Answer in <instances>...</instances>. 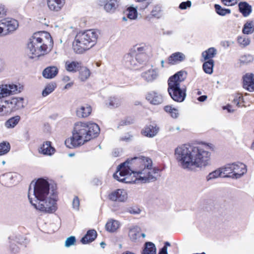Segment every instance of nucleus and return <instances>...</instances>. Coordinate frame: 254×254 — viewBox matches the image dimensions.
I'll return each mask as SVG.
<instances>
[{
  "label": "nucleus",
  "instance_id": "1",
  "mask_svg": "<svg viewBox=\"0 0 254 254\" xmlns=\"http://www.w3.org/2000/svg\"><path fill=\"white\" fill-rule=\"evenodd\" d=\"M160 169L152 168V161L145 157L128 159L117 167L113 177L117 181L127 183L139 182L146 183L154 181L158 176Z\"/></svg>",
  "mask_w": 254,
  "mask_h": 254
},
{
  "label": "nucleus",
  "instance_id": "2",
  "mask_svg": "<svg viewBox=\"0 0 254 254\" xmlns=\"http://www.w3.org/2000/svg\"><path fill=\"white\" fill-rule=\"evenodd\" d=\"M210 148L205 143L183 144L176 148L177 159L184 169L205 167L209 162Z\"/></svg>",
  "mask_w": 254,
  "mask_h": 254
},
{
  "label": "nucleus",
  "instance_id": "3",
  "mask_svg": "<svg viewBox=\"0 0 254 254\" xmlns=\"http://www.w3.org/2000/svg\"><path fill=\"white\" fill-rule=\"evenodd\" d=\"M99 132L100 128L97 124L77 122L74 125L72 135L66 138L64 143L69 148H77L96 137Z\"/></svg>",
  "mask_w": 254,
  "mask_h": 254
},
{
  "label": "nucleus",
  "instance_id": "4",
  "mask_svg": "<svg viewBox=\"0 0 254 254\" xmlns=\"http://www.w3.org/2000/svg\"><path fill=\"white\" fill-rule=\"evenodd\" d=\"M53 45V38L49 32L34 33L28 44L29 57L34 59L47 55L52 50Z\"/></svg>",
  "mask_w": 254,
  "mask_h": 254
},
{
  "label": "nucleus",
  "instance_id": "5",
  "mask_svg": "<svg viewBox=\"0 0 254 254\" xmlns=\"http://www.w3.org/2000/svg\"><path fill=\"white\" fill-rule=\"evenodd\" d=\"M98 35L94 29L80 31L76 35L72 43L76 54H83L93 48L97 43Z\"/></svg>",
  "mask_w": 254,
  "mask_h": 254
},
{
  "label": "nucleus",
  "instance_id": "6",
  "mask_svg": "<svg viewBox=\"0 0 254 254\" xmlns=\"http://www.w3.org/2000/svg\"><path fill=\"white\" fill-rule=\"evenodd\" d=\"M28 199L35 208L45 213H53L57 209V200L49 196L34 202L28 194Z\"/></svg>",
  "mask_w": 254,
  "mask_h": 254
},
{
  "label": "nucleus",
  "instance_id": "7",
  "mask_svg": "<svg viewBox=\"0 0 254 254\" xmlns=\"http://www.w3.org/2000/svg\"><path fill=\"white\" fill-rule=\"evenodd\" d=\"M50 184L46 180L41 178L35 183L34 189V194L38 200L44 198L49 195Z\"/></svg>",
  "mask_w": 254,
  "mask_h": 254
},
{
  "label": "nucleus",
  "instance_id": "8",
  "mask_svg": "<svg viewBox=\"0 0 254 254\" xmlns=\"http://www.w3.org/2000/svg\"><path fill=\"white\" fill-rule=\"evenodd\" d=\"M0 21L4 30V36L11 34L19 26L18 21L14 18L7 17Z\"/></svg>",
  "mask_w": 254,
  "mask_h": 254
},
{
  "label": "nucleus",
  "instance_id": "9",
  "mask_svg": "<svg viewBox=\"0 0 254 254\" xmlns=\"http://www.w3.org/2000/svg\"><path fill=\"white\" fill-rule=\"evenodd\" d=\"M5 106L7 108L8 115L22 108L23 106V99L21 98H12L10 99L5 100Z\"/></svg>",
  "mask_w": 254,
  "mask_h": 254
},
{
  "label": "nucleus",
  "instance_id": "10",
  "mask_svg": "<svg viewBox=\"0 0 254 254\" xmlns=\"http://www.w3.org/2000/svg\"><path fill=\"white\" fill-rule=\"evenodd\" d=\"M108 198L112 201L124 202L127 198V194L124 189H117L108 194Z\"/></svg>",
  "mask_w": 254,
  "mask_h": 254
},
{
  "label": "nucleus",
  "instance_id": "11",
  "mask_svg": "<svg viewBox=\"0 0 254 254\" xmlns=\"http://www.w3.org/2000/svg\"><path fill=\"white\" fill-rule=\"evenodd\" d=\"M101 5H103L106 11L113 13L119 7L120 4V0H100Z\"/></svg>",
  "mask_w": 254,
  "mask_h": 254
},
{
  "label": "nucleus",
  "instance_id": "12",
  "mask_svg": "<svg viewBox=\"0 0 254 254\" xmlns=\"http://www.w3.org/2000/svg\"><path fill=\"white\" fill-rule=\"evenodd\" d=\"M243 86L250 92L254 91V74L247 73L243 77Z\"/></svg>",
  "mask_w": 254,
  "mask_h": 254
},
{
  "label": "nucleus",
  "instance_id": "13",
  "mask_svg": "<svg viewBox=\"0 0 254 254\" xmlns=\"http://www.w3.org/2000/svg\"><path fill=\"white\" fill-rule=\"evenodd\" d=\"M159 130V127L156 124H153L146 125L141 130L142 135L148 137H153L155 136Z\"/></svg>",
  "mask_w": 254,
  "mask_h": 254
},
{
  "label": "nucleus",
  "instance_id": "14",
  "mask_svg": "<svg viewBox=\"0 0 254 254\" xmlns=\"http://www.w3.org/2000/svg\"><path fill=\"white\" fill-rule=\"evenodd\" d=\"M233 178H239L247 172L246 166L241 163H233Z\"/></svg>",
  "mask_w": 254,
  "mask_h": 254
},
{
  "label": "nucleus",
  "instance_id": "15",
  "mask_svg": "<svg viewBox=\"0 0 254 254\" xmlns=\"http://www.w3.org/2000/svg\"><path fill=\"white\" fill-rule=\"evenodd\" d=\"M65 0H47V4L51 11L58 12L64 6Z\"/></svg>",
  "mask_w": 254,
  "mask_h": 254
},
{
  "label": "nucleus",
  "instance_id": "16",
  "mask_svg": "<svg viewBox=\"0 0 254 254\" xmlns=\"http://www.w3.org/2000/svg\"><path fill=\"white\" fill-rule=\"evenodd\" d=\"M39 153L45 155H52L56 151L55 148L52 146V142L46 141L43 143L38 149Z\"/></svg>",
  "mask_w": 254,
  "mask_h": 254
},
{
  "label": "nucleus",
  "instance_id": "17",
  "mask_svg": "<svg viewBox=\"0 0 254 254\" xmlns=\"http://www.w3.org/2000/svg\"><path fill=\"white\" fill-rule=\"evenodd\" d=\"M146 99L151 104L153 105H159L163 102L162 96L154 91L147 93L146 95Z\"/></svg>",
  "mask_w": 254,
  "mask_h": 254
},
{
  "label": "nucleus",
  "instance_id": "18",
  "mask_svg": "<svg viewBox=\"0 0 254 254\" xmlns=\"http://www.w3.org/2000/svg\"><path fill=\"white\" fill-rule=\"evenodd\" d=\"M124 61L125 65L129 68H132L138 65L132 50L124 56Z\"/></svg>",
  "mask_w": 254,
  "mask_h": 254
},
{
  "label": "nucleus",
  "instance_id": "19",
  "mask_svg": "<svg viewBox=\"0 0 254 254\" xmlns=\"http://www.w3.org/2000/svg\"><path fill=\"white\" fill-rule=\"evenodd\" d=\"M82 66V62L75 61H67L65 63V69L70 72L75 73L80 71Z\"/></svg>",
  "mask_w": 254,
  "mask_h": 254
},
{
  "label": "nucleus",
  "instance_id": "20",
  "mask_svg": "<svg viewBox=\"0 0 254 254\" xmlns=\"http://www.w3.org/2000/svg\"><path fill=\"white\" fill-rule=\"evenodd\" d=\"M92 109L90 105L86 104L77 109L76 115L79 118H86L89 117L92 112Z\"/></svg>",
  "mask_w": 254,
  "mask_h": 254
},
{
  "label": "nucleus",
  "instance_id": "21",
  "mask_svg": "<svg viewBox=\"0 0 254 254\" xmlns=\"http://www.w3.org/2000/svg\"><path fill=\"white\" fill-rule=\"evenodd\" d=\"M187 87L186 85L180 86V84H176V102H182L186 97Z\"/></svg>",
  "mask_w": 254,
  "mask_h": 254
},
{
  "label": "nucleus",
  "instance_id": "22",
  "mask_svg": "<svg viewBox=\"0 0 254 254\" xmlns=\"http://www.w3.org/2000/svg\"><path fill=\"white\" fill-rule=\"evenodd\" d=\"M59 69L56 66H49L45 68L43 72L42 75L44 77L47 79L54 78L58 73Z\"/></svg>",
  "mask_w": 254,
  "mask_h": 254
},
{
  "label": "nucleus",
  "instance_id": "23",
  "mask_svg": "<svg viewBox=\"0 0 254 254\" xmlns=\"http://www.w3.org/2000/svg\"><path fill=\"white\" fill-rule=\"evenodd\" d=\"M97 232L95 230H89L86 235L81 239V242L83 244L89 243L93 241L97 237Z\"/></svg>",
  "mask_w": 254,
  "mask_h": 254
},
{
  "label": "nucleus",
  "instance_id": "24",
  "mask_svg": "<svg viewBox=\"0 0 254 254\" xmlns=\"http://www.w3.org/2000/svg\"><path fill=\"white\" fill-rule=\"evenodd\" d=\"M240 11L244 16H248L252 12V6L247 2H241L239 4Z\"/></svg>",
  "mask_w": 254,
  "mask_h": 254
},
{
  "label": "nucleus",
  "instance_id": "25",
  "mask_svg": "<svg viewBox=\"0 0 254 254\" xmlns=\"http://www.w3.org/2000/svg\"><path fill=\"white\" fill-rule=\"evenodd\" d=\"M156 247L155 245L150 242H146L141 254H156Z\"/></svg>",
  "mask_w": 254,
  "mask_h": 254
},
{
  "label": "nucleus",
  "instance_id": "26",
  "mask_svg": "<svg viewBox=\"0 0 254 254\" xmlns=\"http://www.w3.org/2000/svg\"><path fill=\"white\" fill-rule=\"evenodd\" d=\"M217 50L213 47L209 48L206 51L202 53V57L204 61L213 60L212 59L216 56Z\"/></svg>",
  "mask_w": 254,
  "mask_h": 254
},
{
  "label": "nucleus",
  "instance_id": "27",
  "mask_svg": "<svg viewBox=\"0 0 254 254\" xmlns=\"http://www.w3.org/2000/svg\"><path fill=\"white\" fill-rule=\"evenodd\" d=\"M168 85V92L173 100H175V74L169 77Z\"/></svg>",
  "mask_w": 254,
  "mask_h": 254
},
{
  "label": "nucleus",
  "instance_id": "28",
  "mask_svg": "<svg viewBox=\"0 0 254 254\" xmlns=\"http://www.w3.org/2000/svg\"><path fill=\"white\" fill-rule=\"evenodd\" d=\"M120 227L119 222L113 219L109 220L106 224V229L110 232H115Z\"/></svg>",
  "mask_w": 254,
  "mask_h": 254
},
{
  "label": "nucleus",
  "instance_id": "29",
  "mask_svg": "<svg viewBox=\"0 0 254 254\" xmlns=\"http://www.w3.org/2000/svg\"><path fill=\"white\" fill-rule=\"evenodd\" d=\"M79 71V78L82 81H86L91 75L90 70L86 66H82Z\"/></svg>",
  "mask_w": 254,
  "mask_h": 254
},
{
  "label": "nucleus",
  "instance_id": "30",
  "mask_svg": "<svg viewBox=\"0 0 254 254\" xmlns=\"http://www.w3.org/2000/svg\"><path fill=\"white\" fill-rule=\"evenodd\" d=\"M20 119L21 117L18 115L11 117L5 122V126L8 128H13L18 124Z\"/></svg>",
  "mask_w": 254,
  "mask_h": 254
},
{
  "label": "nucleus",
  "instance_id": "31",
  "mask_svg": "<svg viewBox=\"0 0 254 254\" xmlns=\"http://www.w3.org/2000/svg\"><path fill=\"white\" fill-rule=\"evenodd\" d=\"M140 228L137 226H133L130 228L128 231V236L132 241H136L139 237Z\"/></svg>",
  "mask_w": 254,
  "mask_h": 254
},
{
  "label": "nucleus",
  "instance_id": "32",
  "mask_svg": "<svg viewBox=\"0 0 254 254\" xmlns=\"http://www.w3.org/2000/svg\"><path fill=\"white\" fill-rule=\"evenodd\" d=\"M205 61L202 65L203 69L206 73L210 74L213 72L214 61L213 60Z\"/></svg>",
  "mask_w": 254,
  "mask_h": 254
},
{
  "label": "nucleus",
  "instance_id": "33",
  "mask_svg": "<svg viewBox=\"0 0 254 254\" xmlns=\"http://www.w3.org/2000/svg\"><path fill=\"white\" fill-rule=\"evenodd\" d=\"M232 165L233 164H229L220 168L222 174V177L225 178L232 176L230 175L231 174H233Z\"/></svg>",
  "mask_w": 254,
  "mask_h": 254
},
{
  "label": "nucleus",
  "instance_id": "34",
  "mask_svg": "<svg viewBox=\"0 0 254 254\" xmlns=\"http://www.w3.org/2000/svg\"><path fill=\"white\" fill-rule=\"evenodd\" d=\"M187 74V72L184 70H181L176 73V84L184 81L186 79Z\"/></svg>",
  "mask_w": 254,
  "mask_h": 254
},
{
  "label": "nucleus",
  "instance_id": "35",
  "mask_svg": "<svg viewBox=\"0 0 254 254\" xmlns=\"http://www.w3.org/2000/svg\"><path fill=\"white\" fill-rule=\"evenodd\" d=\"M214 8L216 12L219 15L225 16L227 14L231 13V10L228 8H225L221 7L220 5L215 4Z\"/></svg>",
  "mask_w": 254,
  "mask_h": 254
},
{
  "label": "nucleus",
  "instance_id": "36",
  "mask_svg": "<svg viewBox=\"0 0 254 254\" xmlns=\"http://www.w3.org/2000/svg\"><path fill=\"white\" fill-rule=\"evenodd\" d=\"M57 84L55 82H52L47 84L42 92V95L44 97L47 96L52 93L56 88Z\"/></svg>",
  "mask_w": 254,
  "mask_h": 254
},
{
  "label": "nucleus",
  "instance_id": "37",
  "mask_svg": "<svg viewBox=\"0 0 254 254\" xmlns=\"http://www.w3.org/2000/svg\"><path fill=\"white\" fill-rule=\"evenodd\" d=\"M10 149V143L7 141H3L0 143V156L7 153Z\"/></svg>",
  "mask_w": 254,
  "mask_h": 254
},
{
  "label": "nucleus",
  "instance_id": "38",
  "mask_svg": "<svg viewBox=\"0 0 254 254\" xmlns=\"http://www.w3.org/2000/svg\"><path fill=\"white\" fill-rule=\"evenodd\" d=\"M219 177H222V174L220 168L210 173L206 177L207 181H210L216 179Z\"/></svg>",
  "mask_w": 254,
  "mask_h": 254
},
{
  "label": "nucleus",
  "instance_id": "39",
  "mask_svg": "<svg viewBox=\"0 0 254 254\" xmlns=\"http://www.w3.org/2000/svg\"><path fill=\"white\" fill-rule=\"evenodd\" d=\"M127 17L130 19H135L137 17V11L135 8L130 6L127 8Z\"/></svg>",
  "mask_w": 254,
  "mask_h": 254
},
{
  "label": "nucleus",
  "instance_id": "40",
  "mask_svg": "<svg viewBox=\"0 0 254 254\" xmlns=\"http://www.w3.org/2000/svg\"><path fill=\"white\" fill-rule=\"evenodd\" d=\"M4 89H6V92H7V96L14 94L17 93V86L15 84H9V85H4Z\"/></svg>",
  "mask_w": 254,
  "mask_h": 254
},
{
  "label": "nucleus",
  "instance_id": "41",
  "mask_svg": "<svg viewBox=\"0 0 254 254\" xmlns=\"http://www.w3.org/2000/svg\"><path fill=\"white\" fill-rule=\"evenodd\" d=\"M254 25L252 22L246 23L243 29V32L244 34H250L254 32Z\"/></svg>",
  "mask_w": 254,
  "mask_h": 254
},
{
  "label": "nucleus",
  "instance_id": "42",
  "mask_svg": "<svg viewBox=\"0 0 254 254\" xmlns=\"http://www.w3.org/2000/svg\"><path fill=\"white\" fill-rule=\"evenodd\" d=\"M132 51L133 54L135 56V60H136V61L137 62V64L143 63L145 60L146 55L145 54H142V53H137L135 50Z\"/></svg>",
  "mask_w": 254,
  "mask_h": 254
},
{
  "label": "nucleus",
  "instance_id": "43",
  "mask_svg": "<svg viewBox=\"0 0 254 254\" xmlns=\"http://www.w3.org/2000/svg\"><path fill=\"white\" fill-rule=\"evenodd\" d=\"M152 16L159 18L162 15L161 7L158 5L155 6L151 11Z\"/></svg>",
  "mask_w": 254,
  "mask_h": 254
},
{
  "label": "nucleus",
  "instance_id": "44",
  "mask_svg": "<svg viewBox=\"0 0 254 254\" xmlns=\"http://www.w3.org/2000/svg\"><path fill=\"white\" fill-rule=\"evenodd\" d=\"M243 97L241 94H237L233 100V104H235L237 107H239L242 105L243 103Z\"/></svg>",
  "mask_w": 254,
  "mask_h": 254
},
{
  "label": "nucleus",
  "instance_id": "45",
  "mask_svg": "<svg viewBox=\"0 0 254 254\" xmlns=\"http://www.w3.org/2000/svg\"><path fill=\"white\" fill-rule=\"evenodd\" d=\"M4 103H5V100H0V116L8 115L7 108Z\"/></svg>",
  "mask_w": 254,
  "mask_h": 254
},
{
  "label": "nucleus",
  "instance_id": "46",
  "mask_svg": "<svg viewBox=\"0 0 254 254\" xmlns=\"http://www.w3.org/2000/svg\"><path fill=\"white\" fill-rule=\"evenodd\" d=\"M253 61V57L250 55H244L240 57V62L243 64H247Z\"/></svg>",
  "mask_w": 254,
  "mask_h": 254
},
{
  "label": "nucleus",
  "instance_id": "47",
  "mask_svg": "<svg viewBox=\"0 0 254 254\" xmlns=\"http://www.w3.org/2000/svg\"><path fill=\"white\" fill-rule=\"evenodd\" d=\"M153 72V70H148L143 73V76L147 81L152 80L155 78Z\"/></svg>",
  "mask_w": 254,
  "mask_h": 254
},
{
  "label": "nucleus",
  "instance_id": "48",
  "mask_svg": "<svg viewBox=\"0 0 254 254\" xmlns=\"http://www.w3.org/2000/svg\"><path fill=\"white\" fill-rule=\"evenodd\" d=\"M237 40L238 43L244 47L248 46L250 43V39L246 37H239Z\"/></svg>",
  "mask_w": 254,
  "mask_h": 254
},
{
  "label": "nucleus",
  "instance_id": "49",
  "mask_svg": "<svg viewBox=\"0 0 254 254\" xmlns=\"http://www.w3.org/2000/svg\"><path fill=\"white\" fill-rule=\"evenodd\" d=\"M76 242L75 238L74 236H70L67 238L65 242V246L66 247H69L73 245Z\"/></svg>",
  "mask_w": 254,
  "mask_h": 254
},
{
  "label": "nucleus",
  "instance_id": "50",
  "mask_svg": "<svg viewBox=\"0 0 254 254\" xmlns=\"http://www.w3.org/2000/svg\"><path fill=\"white\" fill-rule=\"evenodd\" d=\"M186 59V56L182 53L176 52V63L181 62Z\"/></svg>",
  "mask_w": 254,
  "mask_h": 254
},
{
  "label": "nucleus",
  "instance_id": "51",
  "mask_svg": "<svg viewBox=\"0 0 254 254\" xmlns=\"http://www.w3.org/2000/svg\"><path fill=\"white\" fill-rule=\"evenodd\" d=\"M221 1L226 6H233L237 3L238 0H221Z\"/></svg>",
  "mask_w": 254,
  "mask_h": 254
},
{
  "label": "nucleus",
  "instance_id": "52",
  "mask_svg": "<svg viewBox=\"0 0 254 254\" xmlns=\"http://www.w3.org/2000/svg\"><path fill=\"white\" fill-rule=\"evenodd\" d=\"M191 1L188 0L185 2H182L179 5V8L182 9H185L187 7H190L191 6Z\"/></svg>",
  "mask_w": 254,
  "mask_h": 254
},
{
  "label": "nucleus",
  "instance_id": "53",
  "mask_svg": "<svg viewBox=\"0 0 254 254\" xmlns=\"http://www.w3.org/2000/svg\"><path fill=\"white\" fill-rule=\"evenodd\" d=\"M133 123V119L131 118H127L121 121L120 125L122 126L130 125Z\"/></svg>",
  "mask_w": 254,
  "mask_h": 254
},
{
  "label": "nucleus",
  "instance_id": "54",
  "mask_svg": "<svg viewBox=\"0 0 254 254\" xmlns=\"http://www.w3.org/2000/svg\"><path fill=\"white\" fill-rule=\"evenodd\" d=\"M164 109L165 111V112H166L167 113H168L169 114H170V115L172 117H173V113L174 112V111H175V108H173L171 106L167 105V106H166L164 107Z\"/></svg>",
  "mask_w": 254,
  "mask_h": 254
},
{
  "label": "nucleus",
  "instance_id": "55",
  "mask_svg": "<svg viewBox=\"0 0 254 254\" xmlns=\"http://www.w3.org/2000/svg\"><path fill=\"white\" fill-rule=\"evenodd\" d=\"M80 205V201L79 198L77 196H75L73 199L72 205L74 208L78 209Z\"/></svg>",
  "mask_w": 254,
  "mask_h": 254
},
{
  "label": "nucleus",
  "instance_id": "56",
  "mask_svg": "<svg viewBox=\"0 0 254 254\" xmlns=\"http://www.w3.org/2000/svg\"><path fill=\"white\" fill-rule=\"evenodd\" d=\"M6 89H4V85L0 86V98H4L7 96V92H6Z\"/></svg>",
  "mask_w": 254,
  "mask_h": 254
},
{
  "label": "nucleus",
  "instance_id": "57",
  "mask_svg": "<svg viewBox=\"0 0 254 254\" xmlns=\"http://www.w3.org/2000/svg\"><path fill=\"white\" fill-rule=\"evenodd\" d=\"M166 63L169 65L175 64V53H173L168 59Z\"/></svg>",
  "mask_w": 254,
  "mask_h": 254
},
{
  "label": "nucleus",
  "instance_id": "58",
  "mask_svg": "<svg viewBox=\"0 0 254 254\" xmlns=\"http://www.w3.org/2000/svg\"><path fill=\"white\" fill-rule=\"evenodd\" d=\"M6 11L2 5L0 4V17H2L6 15Z\"/></svg>",
  "mask_w": 254,
  "mask_h": 254
},
{
  "label": "nucleus",
  "instance_id": "59",
  "mask_svg": "<svg viewBox=\"0 0 254 254\" xmlns=\"http://www.w3.org/2000/svg\"><path fill=\"white\" fill-rule=\"evenodd\" d=\"M167 247L164 246L160 251L158 254H167Z\"/></svg>",
  "mask_w": 254,
  "mask_h": 254
},
{
  "label": "nucleus",
  "instance_id": "60",
  "mask_svg": "<svg viewBox=\"0 0 254 254\" xmlns=\"http://www.w3.org/2000/svg\"><path fill=\"white\" fill-rule=\"evenodd\" d=\"M145 51V47H140L137 48V53H142V54H144Z\"/></svg>",
  "mask_w": 254,
  "mask_h": 254
},
{
  "label": "nucleus",
  "instance_id": "61",
  "mask_svg": "<svg viewBox=\"0 0 254 254\" xmlns=\"http://www.w3.org/2000/svg\"><path fill=\"white\" fill-rule=\"evenodd\" d=\"M207 97L206 95H202L200 97H199L197 99V100L200 102H203L205 101L207 99Z\"/></svg>",
  "mask_w": 254,
  "mask_h": 254
},
{
  "label": "nucleus",
  "instance_id": "62",
  "mask_svg": "<svg viewBox=\"0 0 254 254\" xmlns=\"http://www.w3.org/2000/svg\"><path fill=\"white\" fill-rule=\"evenodd\" d=\"M224 109H227L229 113L233 112L234 111L233 110L231 109V106L230 105H227L226 107L223 108Z\"/></svg>",
  "mask_w": 254,
  "mask_h": 254
},
{
  "label": "nucleus",
  "instance_id": "63",
  "mask_svg": "<svg viewBox=\"0 0 254 254\" xmlns=\"http://www.w3.org/2000/svg\"><path fill=\"white\" fill-rule=\"evenodd\" d=\"M3 33H4L3 28V27L2 26V24H1V21L0 20V35H3Z\"/></svg>",
  "mask_w": 254,
  "mask_h": 254
},
{
  "label": "nucleus",
  "instance_id": "64",
  "mask_svg": "<svg viewBox=\"0 0 254 254\" xmlns=\"http://www.w3.org/2000/svg\"><path fill=\"white\" fill-rule=\"evenodd\" d=\"M72 84H73L72 83H68L66 84L65 86V88L67 89V88H69L70 87H71L72 85Z\"/></svg>",
  "mask_w": 254,
  "mask_h": 254
}]
</instances>
